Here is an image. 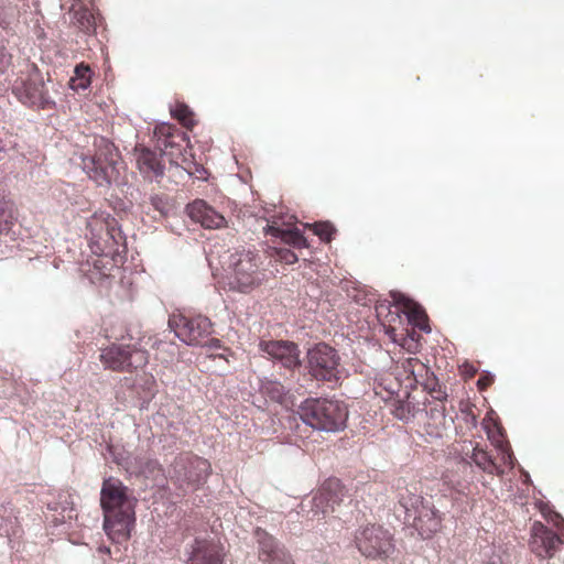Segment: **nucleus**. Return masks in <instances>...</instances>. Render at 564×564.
I'll return each mask as SVG.
<instances>
[{
	"mask_svg": "<svg viewBox=\"0 0 564 564\" xmlns=\"http://www.w3.org/2000/svg\"><path fill=\"white\" fill-rule=\"evenodd\" d=\"M399 502L405 512V520L417 531L422 539H431L443 528V514L433 502L416 494V489H401Z\"/></svg>",
	"mask_w": 564,
	"mask_h": 564,
	"instance_id": "f257e3e1",
	"label": "nucleus"
},
{
	"mask_svg": "<svg viewBox=\"0 0 564 564\" xmlns=\"http://www.w3.org/2000/svg\"><path fill=\"white\" fill-rule=\"evenodd\" d=\"M94 145V155L82 158L84 171L99 186H107L117 182L123 166L118 149L105 138L96 139Z\"/></svg>",
	"mask_w": 564,
	"mask_h": 564,
	"instance_id": "f03ea898",
	"label": "nucleus"
},
{
	"mask_svg": "<svg viewBox=\"0 0 564 564\" xmlns=\"http://www.w3.org/2000/svg\"><path fill=\"white\" fill-rule=\"evenodd\" d=\"M303 422L326 432H337L346 426L348 409L338 400L308 398L299 408Z\"/></svg>",
	"mask_w": 564,
	"mask_h": 564,
	"instance_id": "7ed1b4c3",
	"label": "nucleus"
},
{
	"mask_svg": "<svg viewBox=\"0 0 564 564\" xmlns=\"http://www.w3.org/2000/svg\"><path fill=\"white\" fill-rule=\"evenodd\" d=\"M99 360L105 369L131 373L148 365L149 352L135 344H111L100 349Z\"/></svg>",
	"mask_w": 564,
	"mask_h": 564,
	"instance_id": "20e7f679",
	"label": "nucleus"
},
{
	"mask_svg": "<svg viewBox=\"0 0 564 564\" xmlns=\"http://www.w3.org/2000/svg\"><path fill=\"white\" fill-rule=\"evenodd\" d=\"M354 541L358 551L371 560H386L394 551L392 534L378 524H367L357 529Z\"/></svg>",
	"mask_w": 564,
	"mask_h": 564,
	"instance_id": "39448f33",
	"label": "nucleus"
},
{
	"mask_svg": "<svg viewBox=\"0 0 564 564\" xmlns=\"http://www.w3.org/2000/svg\"><path fill=\"white\" fill-rule=\"evenodd\" d=\"M155 148L161 155L167 156L171 164L184 166L189 164L187 158L188 137L184 131L171 123H161L153 131Z\"/></svg>",
	"mask_w": 564,
	"mask_h": 564,
	"instance_id": "423d86ee",
	"label": "nucleus"
},
{
	"mask_svg": "<svg viewBox=\"0 0 564 564\" xmlns=\"http://www.w3.org/2000/svg\"><path fill=\"white\" fill-rule=\"evenodd\" d=\"M169 327L183 343L191 346H203L213 334L210 319L203 315L186 316L173 313L169 317Z\"/></svg>",
	"mask_w": 564,
	"mask_h": 564,
	"instance_id": "0eeeda50",
	"label": "nucleus"
},
{
	"mask_svg": "<svg viewBox=\"0 0 564 564\" xmlns=\"http://www.w3.org/2000/svg\"><path fill=\"white\" fill-rule=\"evenodd\" d=\"M310 373L321 381L338 382L343 368L336 349L327 344H317L307 352Z\"/></svg>",
	"mask_w": 564,
	"mask_h": 564,
	"instance_id": "6e6552de",
	"label": "nucleus"
},
{
	"mask_svg": "<svg viewBox=\"0 0 564 564\" xmlns=\"http://www.w3.org/2000/svg\"><path fill=\"white\" fill-rule=\"evenodd\" d=\"M264 274L259 270V257L252 251H243L232 263L229 276L231 290L249 293L263 281Z\"/></svg>",
	"mask_w": 564,
	"mask_h": 564,
	"instance_id": "1a4fd4ad",
	"label": "nucleus"
},
{
	"mask_svg": "<svg viewBox=\"0 0 564 564\" xmlns=\"http://www.w3.org/2000/svg\"><path fill=\"white\" fill-rule=\"evenodd\" d=\"M137 502V498L118 478L109 477L102 481L100 490L102 513L135 510Z\"/></svg>",
	"mask_w": 564,
	"mask_h": 564,
	"instance_id": "9d476101",
	"label": "nucleus"
},
{
	"mask_svg": "<svg viewBox=\"0 0 564 564\" xmlns=\"http://www.w3.org/2000/svg\"><path fill=\"white\" fill-rule=\"evenodd\" d=\"M210 473V463L197 455L186 453L175 459L174 474L180 482L198 487L205 482Z\"/></svg>",
	"mask_w": 564,
	"mask_h": 564,
	"instance_id": "9b49d317",
	"label": "nucleus"
},
{
	"mask_svg": "<svg viewBox=\"0 0 564 564\" xmlns=\"http://www.w3.org/2000/svg\"><path fill=\"white\" fill-rule=\"evenodd\" d=\"M102 529L115 544L127 543L135 529V510L102 513Z\"/></svg>",
	"mask_w": 564,
	"mask_h": 564,
	"instance_id": "f8f14e48",
	"label": "nucleus"
},
{
	"mask_svg": "<svg viewBox=\"0 0 564 564\" xmlns=\"http://www.w3.org/2000/svg\"><path fill=\"white\" fill-rule=\"evenodd\" d=\"M530 551L540 560L552 558L557 552L562 540L557 533L540 521H534L530 528Z\"/></svg>",
	"mask_w": 564,
	"mask_h": 564,
	"instance_id": "ddd939ff",
	"label": "nucleus"
},
{
	"mask_svg": "<svg viewBox=\"0 0 564 564\" xmlns=\"http://www.w3.org/2000/svg\"><path fill=\"white\" fill-rule=\"evenodd\" d=\"M258 558L262 564H295L289 550L265 530L257 528Z\"/></svg>",
	"mask_w": 564,
	"mask_h": 564,
	"instance_id": "4468645a",
	"label": "nucleus"
},
{
	"mask_svg": "<svg viewBox=\"0 0 564 564\" xmlns=\"http://www.w3.org/2000/svg\"><path fill=\"white\" fill-rule=\"evenodd\" d=\"M261 351L271 359L279 361L288 369H294L301 365L300 350L296 344L288 340H261L259 343Z\"/></svg>",
	"mask_w": 564,
	"mask_h": 564,
	"instance_id": "2eb2a0df",
	"label": "nucleus"
},
{
	"mask_svg": "<svg viewBox=\"0 0 564 564\" xmlns=\"http://www.w3.org/2000/svg\"><path fill=\"white\" fill-rule=\"evenodd\" d=\"M345 494V487L339 479L328 478L313 498L315 512H322L324 514L329 511L333 512L335 506L340 505L343 501Z\"/></svg>",
	"mask_w": 564,
	"mask_h": 564,
	"instance_id": "dca6fc26",
	"label": "nucleus"
},
{
	"mask_svg": "<svg viewBox=\"0 0 564 564\" xmlns=\"http://www.w3.org/2000/svg\"><path fill=\"white\" fill-rule=\"evenodd\" d=\"M133 155L137 162V167L140 173L149 180H158L164 175V163L161 153L143 144H137L133 149Z\"/></svg>",
	"mask_w": 564,
	"mask_h": 564,
	"instance_id": "f3484780",
	"label": "nucleus"
},
{
	"mask_svg": "<svg viewBox=\"0 0 564 564\" xmlns=\"http://www.w3.org/2000/svg\"><path fill=\"white\" fill-rule=\"evenodd\" d=\"M189 218L206 229H219L227 226L225 217L203 199H196L187 205Z\"/></svg>",
	"mask_w": 564,
	"mask_h": 564,
	"instance_id": "a211bd4d",
	"label": "nucleus"
},
{
	"mask_svg": "<svg viewBox=\"0 0 564 564\" xmlns=\"http://www.w3.org/2000/svg\"><path fill=\"white\" fill-rule=\"evenodd\" d=\"M12 93L24 105H36L43 100L44 83L35 75L18 78L13 86Z\"/></svg>",
	"mask_w": 564,
	"mask_h": 564,
	"instance_id": "6ab92c4d",
	"label": "nucleus"
},
{
	"mask_svg": "<svg viewBox=\"0 0 564 564\" xmlns=\"http://www.w3.org/2000/svg\"><path fill=\"white\" fill-rule=\"evenodd\" d=\"M445 411V404L429 403V410L426 411V421L423 425V432L430 440H438L446 434L449 427V423L447 421Z\"/></svg>",
	"mask_w": 564,
	"mask_h": 564,
	"instance_id": "aec40b11",
	"label": "nucleus"
},
{
	"mask_svg": "<svg viewBox=\"0 0 564 564\" xmlns=\"http://www.w3.org/2000/svg\"><path fill=\"white\" fill-rule=\"evenodd\" d=\"M221 547L208 540L196 539L192 545L187 564H224Z\"/></svg>",
	"mask_w": 564,
	"mask_h": 564,
	"instance_id": "412c9836",
	"label": "nucleus"
},
{
	"mask_svg": "<svg viewBox=\"0 0 564 564\" xmlns=\"http://www.w3.org/2000/svg\"><path fill=\"white\" fill-rule=\"evenodd\" d=\"M392 297L397 306H399L402 312L408 315L409 321L414 326L421 329H425L427 315L421 305L400 293H393Z\"/></svg>",
	"mask_w": 564,
	"mask_h": 564,
	"instance_id": "4be33fe9",
	"label": "nucleus"
},
{
	"mask_svg": "<svg viewBox=\"0 0 564 564\" xmlns=\"http://www.w3.org/2000/svg\"><path fill=\"white\" fill-rule=\"evenodd\" d=\"M265 232L272 237L280 238L282 242L295 248H307L308 243L299 228H281L275 223L268 225Z\"/></svg>",
	"mask_w": 564,
	"mask_h": 564,
	"instance_id": "5701e85b",
	"label": "nucleus"
},
{
	"mask_svg": "<svg viewBox=\"0 0 564 564\" xmlns=\"http://www.w3.org/2000/svg\"><path fill=\"white\" fill-rule=\"evenodd\" d=\"M470 459L484 473L489 475L499 473V467L491 455H489L487 451L480 448L478 444L473 448Z\"/></svg>",
	"mask_w": 564,
	"mask_h": 564,
	"instance_id": "b1692460",
	"label": "nucleus"
},
{
	"mask_svg": "<svg viewBox=\"0 0 564 564\" xmlns=\"http://www.w3.org/2000/svg\"><path fill=\"white\" fill-rule=\"evenodd\" d=\"M74 76L70 78V87L78 91L85 90L91 83V69L88 65L80 63L75 67Z\"/></svg>",
	"mask_w": 564,
	"mask_h": 564,
	"instance_id": "393cba45",
	"label": "nucleus"
},
{
	"mask_svg": "<svg viewBox=\"0 0 564 564\" xmlns=\"http://www.w3.org/2000/svg\"><path fill=\"white\" fill-rule=\"evenodd\" d=\"M17 210L10 199L0 198V232L8 230L15 220Z\"/></svg>",
	"mask_w": 564,
	"mask_h": 564,
	"instance_id": "a878e982",
	"label": "nucleus"
},
{
	"mask_svg": "<svg viewBox=\"0 0 564 564\" xmlns=\"http://www.w3.org/2000/svg\"><path fill=\"white\" fill-rule=\"evenodd\" d=\"M171 115L186 129H192L195 124L193 111L183 102H177L171 109Z\"/></svg>",
	"mask_w": 564,
	"mask_h": 564,
	"instance_id": "bb28decb",
	"label": "nucleus"
},
{
	"mask_svg": "<svg viewBox=\"0 0 564 564\" xmlns=\"http://www.w3.org/2000/svg\"><path fill=\"white\" fill-rule=\"evenodd\" d=\"M74 21L78 28L86 33L95 30V15L87 8L80 7L79 9L75 10Z\"/></svg>",
	"mask_w": 564,
	"mask_h": 564,
	"instance_id": "cd10ccee",
	"label": "nucleus"
},
{
	"mask_svg": "<svg viewBox=\"0 0 564 564\" xmlns=\"http://www.w3.org/2000/svg\"><path fill=\"white\" fill-rule=\"evenodd\" d=\"M308 227L322 241L325 242H329L333 235L336 232L335 227L329 221L315 223L313 225H308Z\"/></svg>",
	"mask_w": 564,
	"mask_h": 564,
	"instance_id": "c85d7f7f",
	"label": "nucleus"
},
{
	"mask_svg": "<svg viewBox=\"0 0 564 564\" xmlns=\"http://www.w3.org/2000/svg\"><path fill=\"white\" fill-rule=\"evenodd\" d=\"M539 509L542 517L556 529L561 530L562 527H564V519L562 516L554 511L550 506L541 502Z\"/></svg>",
	"mask_w": 564,
	"mask_h": 564,
	"instance_id": "c756f323",
	"label": "nucleus"
},
{
	"mask_svg": "<svg viewBox=\"0 0 564 564\" xmlns=\"http://www.w3.org/2000/svg\"><path fill=\"white\" fill-rule=\"evenodd\" d=\"M403 368L406 372H409L411 376H413L415 378L416 368H419L420 370H423L424 365L417 358H409L403 364Z\"/></svg>",
	"mask_w": 564,
	"mask_h": 564,
	"instance_id": "7c9ffc66",
	"label": "nucleus"
},
{
	"mask_svg": "<svg viewBox=\"0 0 564 564\" xmlns=\"http://www.w3.org/2000/svg\"><path fill=\"white\" fill-rule=\"evenodd\" d=\"M400 319L401 316L399 312H389V314L386 316V321L382 322L383 326L387 327L388 334H392L395 332V327L392 324Z\"/></svg>",
	"mask_w": 564,
	"mask_h": 564,
	"instance_id": "2f4dec72",
	"label": "nucleus"
},
{
	"mask_svg": "<svg viewBox=\"0 0 564 564\" xmlns=\"http://www.w3.org/2000/svg\"><path fill=\"white\" fill-rule=\"evenodd\" d=\"M278 257L281 261H283L288 264H292L297 261V256L289 249H280L278 251Z\"/></svg>",
	"mask_w": 564,
	"mask_h": 564,
	"instance_id": "473e14b6",
	"label": "nucleus"
},
{
	"mask_svg": "<svg viewBox=\"0 0 564 564\" xmlns=\"http://www.w3.org/2000/svg\"><path fill=\"white\" fill-rule=\"evenodd\" d=\"M12 56L8 54L6 51L0 50V76L8 69L11 65Z\"/></svg>",
	"mask_w": 564,
	"mask_h": 564,
	"instance_id": "72a5a7b5",
	"label": "nucleus"
},
{
	"mask_svg": "<svg viewBox=\"0 0 564 564\" xmlns=\"http://www.w3.org/2000/svg\"><path fill=\"white\" fill-rule=\"evenodd\" d=\"M432 398L434 399V401H431L430 403H442L444 404V401H446L447 399V394L445 391L438 389V390H433L432 393H431Z\"/></svg>",
	"mask_w": 564,
	"mask_h": 564,
	"instance_id": "f704fd0d",
	"label": "nucleus"
},
{
	"mask_svg": "<svg viewBox=\"0 0 564 564\" xmlns=\"http://www.w3.org/2000/svg\"><path fill=\"white\" fill-rule=\"evenodd\" d=\"M494 382L492 377L490 376H481L477 381V387L480 391L486 390Z\"/></svg>",
	"mask_w": 564,
	"mask_h": 564,
	"instance_id": "c9c22d12",
	"label": "nucleus"
},
{
	"mask_svg": "<svg viewBox=\"0 0 564 564\" xmlns=\"http://www.w3.org/2000/svg\"><path fill=\"white\" fill-rule=\"evenodd\" d=\"M147 468L149 469V473L153 475L155 478L156 475H160L162 473L161 466L158 464L156 460H149L147 463Z\"/></svg>",
	"mask_w": 564,
	"mask_h": 564,
	"instance_id": "e433bc0d",
	"label": "nucleus"
},
{
	"mask_svg": "<svg viewBox=\"0 0 564 564\" xmlns=\"http://www.w3.org/2000/svg\"><path fill=\"white\" fill-rule=\"evenodd\" d=\"M272 398L273 399H280L282 398V395L284 394V388L283 386L279 384V383H273L272 384Z\"/></svg>",
	"mask_w": 564,
	"mask_h": 564,
	"instance_id": "4c0bfd02",
	"label": "nucleus"
},
{
	"mask_svg": "<svg viewBox=\"0 0 564 564\" xmlns=\"http://www.w3.org/2000/svg\"><path fill=\"white\" fill-rule=\"evenodd\" d=\"M204 346L213 347V348H219L220 347V340L217 338H213L212 335L207 338V341Z\"/></svg>",
	"mask_w": 564,
	"mask_h": 564,
	"instance_id": "58836bf2",
	"label": "nucleus"
},
{
	"mask_svg": "<svg viewBox=\"0 0 564 564\" xmlns=\"http://www.w3.org/2000/svg\"><path fill=\"white\" fill-rule=\"evenodd\" d=\"M98 553L110 556V555H111V550H110V547H109V546H107V545H100V546L98 547Z\"/></svg>",
	"mask_w": 564,
	"mask_h": 564,
	"instance_id": "ea45409f",
	"label": "nucleus"
},
{
	"mask_svg": "<svg viewBox=\"0 0 564 564\" xmlns=\"http://www.w3.org/2000/svg\"><path fill=\"white\" fill-rule=\"evenodd\" d=\"M98 224H100V226H102V225H104V223H102V221H99V219H98V218L93 217V218L88 221V227L91 229V231H94V226H96V225H98Z\"/></svg>",
	"mask_w": 564,
	"mask_h": 564,
	"instance_id": "a19ab883",
	"label": "nucleus"
},
{
	"mask_svg": "<svg viewBox=\"0 0 564 564\" xmlns=\"http://www.w3.org/2000/svg\"><path fill=\"white\" fill-rule=\"evenodd\" d=\"M453 488H454L457 492H460V494H462V492H464V491H465V489H467V488H468V484H467V485L458 484V486H457V487H453Z\"/></svg>",
	"mask_w": 564,
	"mask_h": 564,
	"instance_id": "79ce46f5",
	"label": "nucleus"
},
{
	"mask_svg": "<svg viewBox=\"0 0 564 564\" xmlns=\"http://www.w3.org/2000/svg\"><path fill=\"white\" fill-rule=\"evenodd\" d=\"M159 198L156 196L152 197L151 198V202H152V205L155 207V209H159L160 210V207H159Z\"/></svg>",
	"mask_w": 564,
	"mask_h": 564,
	"instance_id": "37998d69",
	"label": "nucleus"
},
{
	"mask_svg": "<svg viewBox=\"0 0 564 564\" xmlns=\"http://www.w3.org/2000/svg\"><path fill=\"white\" fill-rule=\"evenodd\" d=\"M484 564H503L500 558H491Z\"/></svg>",
	"mask_w": 564,
	"mask_h": 564,
	"instance_id": "c03bdc74",
	"label": "nucleus"
},
{
	"mask_svg": "<svg viewBox=\"0 0 564 564\" xmlns=\"http://www.w3.org/2000/svg\"><path fill=\"white\" fill-rule=\"evenodd\" d=\"M166 345L164 341H155L153 345H152V348H155V349H160L161 346H164Z\"/></svg>",
	"mask_w": 564,
	"mask_h": 564,
	"instance_id": "a18cd8bd",
	"label": "nucleus"
},
{
	"mask_svg": "<svg viewBox=\"0 0 564 564\" xmlns=\"http://www.w3.org/2000/svg\"><path fill=\"white\" fill-rule=\"evenodd\" d=\"M386 308H387V307H386V306H383V305H381V306L377 307V315H378V316H381L382 311H383V310H386Z\"/></svg>",
	"mask_w": 564,
	"mask_h": 564,
	"instance_id": "49530a36",
	"label": "nucleus"
},
{
	"mask_svg": "<svg viewBox=\"0 0 564 564\" xmlns=\"http://www.w3.org/2000/svg\"><path fill=\"white\" fill-rule=\"evenodd\" d=\"M462 466H463L464 469L469 468L470 467V462L463 460L462 462Z\"/></svg>",
	"mask_w": 564,
	"mask_h": 564,
	"instance_id": "de8ad7c7",
	"label": "nucleus"
}]
</instances>
